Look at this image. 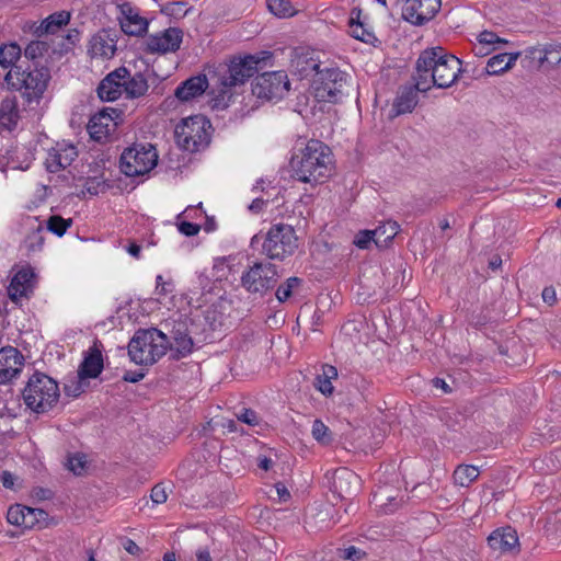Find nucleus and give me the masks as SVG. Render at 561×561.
<instances>
[{"label": "nucleus", "instance_id": "f257e3e1", "mask_svg": "<svg viewBox=\"0 0 561 561\" xmlns=\"http://www.w3.org/2000/svg\"><path fill=\"white\" fill-rule=\"evenodd\" d=\"M461 60L448 54L443 47L423 50L416 61L415 88L426 92L433 87L446 89L453 85L461 73Z\"/></svg>", "mask_w": 561, "mask_h": 561}, {"label": "nucleus", "instance_id": "f03ea898", "mask_svg": "<svg viewBox=\"0 0 561 561\" xmlns=\"http://www.w3.org/2000/svg\"><path fill=\"white\" fill-rule=\"evenodd\" d=\"M267 57V53H262L232 59L220 73L218 87L213 90L211 107L220 111L234 103L247 80L257 71L259 64Z\"/></svg>", "mask_w": 561, "mask_h": 561}, {"label": "nucleus", "instance_id": "7ed1b4c3", "mask_svg": "<svg viewBox=\"0 0 561 561\" xmlns=\"http://www.w3.org/2000/svg\"><path fill=\"white\" fill-rule=\"evenodd\" d=\"M333 167L331 149L322 141L311 139L296 149L290 159L293 178L304 183H318L330 175Z\"/></svg>", "mask_w": 561, "mask_h": 561}, {"label": "nucleus", "instance_id": "20e7f679", "mask_svg": "<svg viewBox=\"0 0 561 561\" xmlns=\"http://www.w3.org/2000/svg\"><path fill=\"white\" fill-rule=\"evenodd\" d=\"M22 394L30 410L45 413L58 403L60 390L55 379L46 374L35 373L28 378Z\"/></svg>", "mask_w": 561, "mask_h": 561}, {"label": "nucleus", "instance_id": "39448f33", "mask_svg": "<svg viewBox=\"0 0 561 561\" xmlns=\"http://www.w3.org/2000/svg\"><path fill=\"white\" fill-rule=\"evenodd\" d=\"M169 348V340L157 329L139 330L128 344L130 360L137 365H152Z\"/></svg>", "mask_w": 561, "mask_h": 561}, {"label": "nucleus", "instance_id": "423d86ee", "mask_svg": "<svg viewBox=\"0 0 561 561\" xmlns=\"http://www.w3.org/2000/svg\"><path fill=\"white\" fill-rule=\"evenodd\" d=\"M210 128V122L203 115L183 118L175 127L176 144L186 151H198L209 144Z\"/></svg>", "mask_w": 561, "mask_h": 561}, {"label": "nucleus", "instance_id": "0eeeda50", "mask_svg": "<svg viewBox=\"0 0 561 561\" xmlns=\"http://www.w3.org/2000/svg\"><path fill=\"white\" fill-rule=\"evenodd\" d=\"M157 150L150 144H135L121 156V169L127 176L146 174L157 165Z\"/></svg>", "mask_w": 561, "mask_h": 561}, {"label": "nucleus", "instance_id": "6e6552de", "mask_svg": "<svg viewBox=\"0 0 561 561\" xmlns=\"http://www.w3.org/2000/svg\"><path fill=\"white\" fill-rule=\"evenodd\" d=\"M297 248L298 239L294 229L284 224L271 227L263 242V252L271 259L283 260L294 254Z\"/></svg>", "mask_w": 561, "mask_h": 561}, {"label": "nucleus", "instance_id": "1a4fd4ad", "mask_svg": "<svg viewBox=\"0 0 561 561\" xmlns=\"http://www.w3.org/2000/svg\"><path fill=\"white\" fill-rule=\"evenodd\" d=\"M347 78L339 69H325L317 73L312 83L314 98L320 102H336L344 93Z\"/></svg>", "mask_w": 561, "mask_h": 561}, {"label": "nucleus", "instance_id": "9d476101", "mask_svg": "<svg viewBox=\"0 0 561 561\" xmlns=\"http://www.w3.org/2000/svg\"><path fill=\"white\" fill-rule=\"evenodd\" d=\"M285 71H271L257 76L252 83V94L263 101H278L289 91Z\"/></svg>", "mask_w": 561, "mask_h": 561}, {"label": "nucleus", "instance_id": "9b49d317", "mask_svg": "<svg viewBox=\"0 0 561 561\" xmlns=\"http://www.w3.org/2000/svg\"><path fill=\"white\" fill-rule=\"evenodd\" d=\"M5 80L15 89H24L28 99L39 98L47 88V76L42 70L20 71L13 68Z\"/></svg>", "mask_w": 561, "mask_h": 561}, {"label": "nucleus", "instance_id": "f8f14e48", "mask_svg": "<svg viewBox=\"0 0 561 561\" xmlns=\"http://www.w3.org/2000/svg\"><path fill=\"white\" fill-rule=\"evenodd\" d=\"M277 276V268L274 264L255 263L243 274L241 282L248 291L263 293L275 285Z\"/></svg>", "mask_w": 561, "mask_h": 561}, {"label": "nucleus", "instance_id": "ddd939ff", "mask_svg": "<svg viewBox=\"0 0 561 561\" xmlns=\"http://www.w3.org/2000/svg\"><path fill=\"white\" fill-rule=\"evenodd\" d=\"M117 19L122 31L130 36L144 35L149 26V22L146 18L140 15L138 8L129 2H123L117 4Z\"/></svg>", "mask_w": 561, "mask_h": 561}, {"label": "nucleus", "instance_id": "4468645a", "mask_svg": "<svg viewBox=\"0 0 561 561\" xmlns=\"http://www.w3.org/2000/svg\"><path fill=\"white\" fill-rule=\"evenodd\" d=\"M88 55L92 59H112L117 50V36L110 30H101L93 34L87 45Z\"/></svg>", "mask_w": 561, "mask_h": 561}, {"label": "nucleus", "instance_id": "2eb2a0df", "mask_svg": "<svg viewBox=\"0 0 561 561\" xmlns=\"http://www.w3.org/2000/svg\"><path fill=\"white\" fill-rule=\"evenodd\" d=\"M183 33L176 27L151 34L146 38V50L151 54L174 53L181 46Z\"/></svg>", "mask_w": 561, "mask_h": 561}, {"label": "nucleus", "instance_id": "dca6fc26", "mask_svg": "<svg viewBox=\"0 0 561 561\" xmlns=\"http://www.w3.org/2000/svg\"><path fill=\"white\" fill-rule=\"evenodd\" d=\"M442 0H407L403 18L415 25H422L432 20L439 11Z\"/></svg>", "mask_w": 561, "mask_h": 561}, {"label": "nucleus", "instance_id": "f3484780", "mask_svg": "<svg viewBox=\"0 0 561 561\" xmlns=\"http://www.w3.org/2000/svg\"><path fill=\"white\" fill-rule=\"evenodd\" d=\"M8 287V295L13 301L28 297L34 290L36 276L30 265L16 266Z\"/></svg>", "mask_w": 561, "mask_h": 561}, {"label": "nucleus", "instance_id": "a211bd4d", "mask_svg": "<svg viewBox=\"0 0 561 561\" xmlns=\"http://www.w3.org/2000/svg\"><path fill=\"white\" fill-rule=\"evenodd\" d=\"M77 156L78 150L72 144L66 141L57 142L47 153L45 160L46 169L51 173L64 170L71 165Z\"/></svg>", "mask_w": 561, "mask_h": 561}, {"label": "nucleus", "instance_id": "6ab92c4d", "mask_svg": "<svg viewBox=\"0 0 561 561\" xmlns=\"http://www.w3.org/2000/svg\"><path fill=\"white\" fill-rule=\"evenodd\" d=\"M24 366V357L15 347L0 350V383H8L16 378Z\"/></svg>", "mask_w": 561, "mask_h": 561}, {"label": "nucleus", "instance_id": "aec40b11", "mask_svg": "<svg viewBox=\"0 0 561 561\" xmlns=\"http://www.w3.org/2000/svg\"><path fill=\"white\" fill-rule=\"evenodd\" d=\"M113 114H116L115 110L106 108L91 117L88 124V131L92 139L104 141L115 131L117 123Z\"/></svg>", "mask_w": 561, "mask_h": 561}, {"label": "nucleus", "instance_id": "412c9836", "mask_svg": "<svg viewBox=\"0 0 561 561\" xmlns=\"http://www.w3.org/2000/svg\"><path fill=\"white\" fill-rule=\"evenodd\" d=\"M126 68L121 67L108 73L100 83L98 94L101 100L113 102L124 94V76Z\"/></svg>", "mask_w": 561, "mask_h": 561}, {"label": "nucleus", "instance_id": "4be33fe9", "mask_svg": "<svg viewBox=\"0 0 561 561\" xmlns=\"http://www.w3.org/2000/svg\"><path fill=\"white\" fill-rule=\"evenodd\" d=\"M488 543L491 549L502 553L518 551L519 547L517 533L511 527L495 529L488 537Z\"/></svg>", "mask_w": 561, "mask_h": 561}, {"label": "nucleus", "instance_id": "5701e85b", "mask_svg": "<svg viewBox=\"0 0 561 561\" xmlns=\"http://www.w3.org/2000/svg\"><path fill=\"white\" fill-rule=\"evenodd\" d=\"M208 88L206 76L199 75L192 77L179 85L175 90V96L183 102L191 101L202 95Z\"/></svg>", "mask_w": 561, "mask_h": 561}, {"label": "nucleus", "instance_id": "b1692460", "mask_svg": "<svg viewBox=\"0 0 561 561\" xmlns=\"http://www.w3.org/2000/svg\"><path fill=\"white\" fill-rule=\"evenodd\" d=\"M360 14H362V12L357 8H354L351 11L350 23H348L350 31L348 32L352 37H354L363 43L374 44L377 41V38H376L375 34L369 28H367L364 25V23L360 21Z\"/></svg>", "mask_w": 561, "mask_h": 561}, {"label": "nucleus", "instance_id": "393cba45", "mask_svg": "<svg viewBox=\"0 0 561 561\" xmlns=\"http://www.w3.org/2000/svg\"><path fill=\"white\" fill-rule=\"evenodd\" d=\"M520 53H502L491 57L485 67L488 75H500L514 67Z\"/></svg>", "mask_w": 561, "mask_h": 561}, {"label": "nucleus", "instance_id": "a878e982", "mask_svg": "<svg viewBox=\"0 0 561 561\" xmlns=\"http://www.w3.org/2000/svg\"><path fill=\"white\" fill-rule=\"evenodd\" d=\"M124 77V94L126 95V98H140L147 92L148 82L144 75H141L140 72L131 75L129 70L126 69V73Z\"/></svg>", "mask_w": 561, "mask_h": 561}, {"label": "nucleus", "instance_id": "bb28decb", "mask_svg": "<svg viewBox=\"0 0 561 561\" xmlns=\"http://www.w3.org/2000/svg\"><path fill=\"white\" fill-rule=\"evenodd\" d=\"M24 519L23 528L26 529H43L57 524V520L53 517H49L48 513L44 510L32 508L28 506H26Z\"/></svg>", "mask_w": 561, "mask_h": 561}, {"label": "nucleus", "instance_id": "cd10ccee", "mask_svg": "<svg viewBox=\"0 0 561 561\" xmlns=\"http://www.w3.org/2000/svg\"><path fill=\"white\" fill-rule=\"evenodd\" d=\"M102 355L100 352L94 351L84 357L82 364L79 367L78 374H80V378H85L88 380L90 378L98 377L102 371Z\"/></svg>", "mask_w": 561, "mask_h": 561}, {"label": "nucleus", "instance_id": "c85d7f7f", "mask_svg": "<svg viewBox=\"0 0 561 561\" xmlns=\"http://www.w3.org/2000/svg\"><path fill=\"white\" fill-rule=\"evenodd\" d=\"M400 226L398 222L389 220L378 226L375 230V244L378 248H386L398 234Z\"/></svg>", "mask_w": 561, "mask_h": 561}, {"label": "nucleus", "instance_id": "c756f323", "mask_svg": "<svg viewBox=\"0 0 561 561\" xmlns=\"http://www.w3.org/2000/svg\"><path fill=\"white\" fill-rule=\"evenodd\" d=\"M70 21V13L68 11H59L47 16L39 26L43 33L54 34L62 26L67 25Z\"/></svg>", "mask_w": 561, "mask_h": 561}, {"label": "nucleus", "instance_id": "7c9ffc66", "mask_svg": "<svg viewBox=\"0 0 561 561\" xmlns=\"http://www.w3.org/2000/svg\"><path fill=\"white\" fill-rule=\"evenodd\" d=\"M337 370L334 366L325 365L322 367V374L317 377L316 388L324 396H331L334 387L332 380L336 379Z\"/></svg>", "mask_w": 561, "mask_h": 561}, {"label": "nucleus", "instance_id": "2f4dec72", "mask_svg": "<svg viewBox=\"0 0 561 561\" xmlns=\"http://www.w3.org/2000/svg\"><path fill=\"white\" fill-rule=\"evenodd\" d=\"M480 471L471 465L458 466L454 471V481L457 485L467 488L478 479Z\"/></svg>", "mask_w": 561, "mask_h": 561}, {"label": "nucleus", "instance_id": "473e14b6", "mask_svg": "<svg viewBox=\"0 0 561 561\" xmlns=\"http://www.w3.org/2000/svg\"><path fill=\"white\" fill-rule=\"evenodd\" d=\"M417 104L416 94L412 90L403 91L393 102L396 115L411 113Z\"/></svg>", "mask_w": 561, "mask_h": 561}, {"label": "nucleus", "instance_id": "72a5a7b5", "mask_svg": "<svg viewBox=\"0 0 561 561\" xmlns=\"http://www.w3.org/2000/svg\"><path fill=\"white\" fill-rule=\"evenodd\" d=\"M171 351L175 352L179 357L188 355L193 350L192 339L184 332L176 331L173 335V342H169Z\"/></svg>", "mask_w": 561, "mask_h": 561}, {"label": "nucleus", "instance_id": "f704fd0d", "mask_svg": "<svg viewBox=\"0 0 561 561\" xmlns=\"http://www.w3.org/2000/svg\"><path fill=\"white\" fill-rule=\"evenodd\" d=\"M538 61L540 65L557 66L561 62V46L548 45L538 49Z\"/></svg>", "mask_w": 561, "mask_h": 561}, {"label": "nucleus", "instance_id": "c9c22d12", "mask_svg": "<svg viewBox=\"0 0 561 561\" xmlns=\"http://www.w3.org/2000/svg\"><path fill=\"white\" fill-rule=\"evenodd\" d=\"M21 51L20 46L14 43L0 47V66L3 68L13 67L20 59Z\"/></svg>", "mask_w": 561, "mask_h": 561}, {"label": "nucleus", "instance_id": "e433bc0d", "mask_svg": "<svg viewBox=\"0 0 561 561\" xmlns=\"http://www.w3.org/2000/svg\"><path fill=\"white\" fill-rule=\"evenodd\" d=\"M351 483L358 484V477L354 472L347 469H340L336 471L334 478V485L336 490H339L341 493L345 492L346 494H351V486L344 488V484L348 485Z\"/></svg>", "mask_w": 561, "mask_h": 561}, {"label": "nucleus", "instance_id": "4c0bfd02", "mask_svg": "<svg viewBox=\"0 0 561 561\" xmlns=\"http://www.w3.org/2000/svg\"><path fill=\"white\" fill-rule=\"evenodd\" d=\"M311 435L321 445H329L333 440L332 432L321 420L313 421Z\"/></svg>", "mask_w": 561, "mask_h": 561}, {"label": "nucleus", "instance_id": "58836bf2", "mask_svg": "<svg viewBox=\"0 0 561 561\" xmlns=\"http://www.w3.org/2000/svg\"><path fill=\"white\" fill-rule=\"evenodd\" d=\"M89 382L85 378H80V374L77 373L76 376L69 377L65 382V392L68 397H78L80 396Z\"/></svg>", "mask_w": 561, "mask_h": 561}, {"label": "nucleus", "instance_id": "ea45409f", "mask_svg": "<svg viewBox=\"0 0 561 561\" xmlns=\"http://www.w3.org/2000/svg\"><path fill=\"white\" fill-rule=\"evenodd\" d=\"M230 257H217L214 261L213 266V276L216 280L227 279L232 271V266L230 264Z\"/></svg>", "mask_w": 561, "mask_h": 561}, {"label": "nucleus", "instance_id": "a19ab883", "mask_svg": "<svg viewBox=\"0 0 561 561\" xmlns=\"http://www.w3.org/2000/svg\"><path fill=\"white\" fill-rule=\"evenodd\" d=\"M267 7L278 18H287L295 14V9L287 0H270Z\"/></svg>", "mask_w": 561, "mask_h": 561}, {"label": "nucleus", "instance_id": "79ce46f5", "mask_svg": "<svg viewBox=\"0 0 561 561\" xmlns=\"http://www.w3.org/2000/svg\"><path fill=\"white\" fill-rule=\"evenodd\" d=\"M71 225L72 219H65L57 215L50 216L47 220V229L59 237H61Z\"/></svg>", "mask_w": 561, "mask_h": 561}, {"label": "nucleus", "instance_id": "37998d69", "mask_svg": "<svg viewBox=\"0 0 561 561\" xmlns=\"http://www.w3.org/2000/svg\"><path fill=\"white\" fill-rule=\"evenodd\" d=\"M301 280L298 277H289L285 284L280 285L276 290V297L280 302L286 301L295 288L300 285Z\"/></svg>", "mask_w": 561, "mask_h": 561}, {"label": "nucleus", "instance_id": "c03bdc74", "mask_svg": "<svg viewBox=\"0 0 561 561\" xmlns=\"http://www.w3.org/2000/svg\"><path fill=\"white\" fill-rule=\"evenodd\" d=\"M25 510L26 506L20 504L11 506L7 513L8 523H10L11 525L23 527L25 520Z\"/></svg>", "mask_w": 561, "mask_h": 561}, {"label": "nucleus", "instance_id": "a18cd8bd", "mask_svg": "<svg viewBox=\"0 0 561 561\" xmlns=\"http://www.w3.org/2000/svg\"><path fill=\"white\" fill-rule=\"evenodd\" d=\"M87 467V456L83 454H73L68 457V468L75 474H81Z\"/></svg>", "mask_w": 561, "mask_h": 561}, {"label": "nucleus", "instance_id": "49530a36", "mask_svg": "<svg viewBox=\"0 0 561 561\" xmlns=\"http://www.w3.org/2000/svg\"><path fill=\"white\" fill-rule=\"evenodd\" d=\"M477 41L479 44H482V46H489L490 48L495 47V45L499 44H507L506 39L497 36L495 33L491 31L481 32L478 35Z\"/></svg>", "mask_w": 561, "mask_h": 561}, {"label": "nucleus", "instance_id": "de8ad7c7", "mask_svg": "<svg viewBox=\"0 0 561 561\" xmlns=\"http://www.w3.org/2000/svg\"><path fill=\"white\" fill-rule=\"evenodd\" d=\"M47 50V45L43 42L35 41L31 42L25 50V57L30 59H36L37 57L43 56V54Z\"/></svg>", "mask_w": 561, "mask_h": 561}, {"label": "nucleus", "instance_id": "09e8293b", "mask_svg": "<svg viewBox=\"0 0 561 561\" xmlns=\"http://www.w3.org/2000/svg\"><path fill=\"white\" fill-rule=\"evenodd\" d=\"M373 241L375 242L374 230H363L355 236L354 244L359 249H367Z\"/></svg>", "mask_w": 561, "mask_h": 561}, {"label": "nucleus", "instance_id": "8fccbe9b", "mask_svg": "<svg viewBox=\"0 0 561 561\" xmlns=\"http://www.w3.org/2000/svg\"><path fill=\"white\" fill-rule=\"evenodd\" d=\"M178 229L182 234L186 237H193L199 232L201 226L186 220H182L178 222Z\"/></svg>", "mask_w": 561, "mask_h": 561}, {"label": "nucleus", "instance_id": "3c124183", "mask_svg": "<svg viewBox=\"0 0 561 561\" xmlns=\"http://www.w3.org/2000/svg\"><path fill=\"white\" fill-rule=\"evenodd\" d=\"M156 283H157V286H156V294L159 296V297H162V296H165L170 293H172L173 290V284L172 282H167L163 279L162 275H158L157 278H156Z\"/></svg>", "mask_w": 561, "mask_h": 561}, {"label": "nucleus", "instance_id": "603ef678", "mask_svg": "<svg viewBox=\"0 0 561 561\" xmlns=\"http://www.w3.org/2000/svg\"><path fill=\"white\" fill-rule=\"evenodd\" d=\"M151 501L153 504H162L167 501L168 494L167 490L163 485L157 484L152 488L150 494Z\"/></svg>", "mask_w": 561, "mask_h": 561}, {"label": "nucleus", "instance_id": "864d4df0", "mask_svg": "<svg viewBox=\"0 0 561 561\" xmlns=\"http://www.w3.org/2000/svg\"><path fill=\"white\" fill-rule=\"evenodd\" d=\"M238 419L249 425H256L259 423L257 415L252 410H244L241 412V414L238 416Z\"/></svg>", "mask_w": 561, "mask_h": 561}, {"label": "nucleus", "instance_id": "5fc2aeb1", "mask_svg": "<svg viewBox=\"0 0 561 561\" xmlns=\"http://www.w3.org/2000/svg\"><path fill=\"white\" fill-rule=\"evenodd\" d=\"M202 214H203V208H202V203H199L197 206L186 207L185 210L178 216V218L180 219L181 216H185L186 218H197V217L202 216Z\"/></svg>", "mask_w": 561, "mask_h": 561}, {"label": "nucleus", "instance_id": "6e6d98bb", "mask_svg": "<svg viewBox=\"0 0 561 561\" xmlns=\"http://www.w3.org/2000/svg\"><path fill=\"white\" fill-rule=\"evenodd\" d=\"M0 480L2 482V485L7 489H13L14 488V482H15V477L9 472V471H2L0 473Z\"/></svg>", "mask_w": 561, "mask_h": 561}, {"label": "nucleus", "instance_id": "4d7b16f0", "mask_svg": "<svg viewBox=\"0 0 561 561\" xmlns=\"http://www.w3.org/2000/svg\"><path fill=\"white\" fill-rule=\"evenodd\" d=\"M542 299L545 302L552 305L556 301V291L552 287H546L542 290Z\"/></svg>", "mask_w": 561, "mask_h": 561}, {"label": "nucleus", "instance_id": "13d9d810", "mask_svg": "<svg viewBox=\"0 0 561 561\" xmlns=\"http://www.w3.org/2000/svg\"><path fill=\"white\" fill-rule=\"evenodd\" d=\"M360 551L355 547H348L344 550V559L346 560H358L359 559Z\"/></svg>", "mask_w": 561, "mask_h": 561}, {"label": "nucleus", "instance_id": "bf43d9fd", "mask_svg": "<svg viewBox=\"0 0 561 561\" xmlns=\"http://www.w3.org/2000/svg\"><path fill=\"white\" fill-rule=\"evenodd\" d=\"M275 489H276V493L278 495L279 501H287L289 499V496H290L289 491L287 490V488L284 484L277 483L275 485Z\"/></svg>", "mask_w": 561, "mask_h": 561}, {"label": "nucleus", "instance_id": "052dcab7", "mask_svg": "<svg viewBox=\"0 0 561 561\" xmlns=\"http://www.w3.org/2000/svg\"><path fill=\"white\" fill-rule=\"evenodd\" d=\"M496 47H489V46H482V44H477L473 48V51H474V55L477 56H485L490 53H492L493 50H495Z\"/></svg>", "mask_w": 561, "mask_h": 561}, {"label": "nucleus", "instance_id": "680f3d73", "mask_svg": "<svg viewBox=\"0 0 561 561\" xmlns=\"http://www.w3.org/2000/svg\"><path fill=\"white\" fill-rule=\"evenodd\" d=\"M265 205V202L262 199V198H255L249 206V209L252 211V213H260L263 207Z\"/></svg>", "mask_w": 561, "mask_h": 561}, {"label": "nucleus", "instance_id": "e2e57ef3", "mask_svg": "<svg viewBox=\"0 0 561 561\" xmlns=\"http://www.w3.org/2000/svg\"><path fill=\"white\" fill-rule=\"evenodd\" d=\"M433 382L436 388L442 389L445 393L450 392V387L448 386V383L445 380L436 378L433 380Z\"/></svg>", "mask_w": 561, "mask_h": 561}, {"label": "nucleus", "instance_id": "0e129e2a", "mask_svg": "<svg viewBox=\"0 0 561 561\" xmlns=\"http://www.w3.org/2000/svg\"><path fill=\"white\" fill-rule=\"evenodd\" d=\"M272 463H273V461H272L270 458H267V457H260V458H259V463H257V466H259L261 469H263V470L267 471V470H270V469H271Z\"/></svg>", "mask_w": 561, "mask_h": 561}, {"label": "nucleus", "instance_id": "69168bd1", "mask_svg": "<svg viewBox=\"0 0 561 561\" xmlns=\"http://www.w3.org/2000/svg\"><path fill=\"white\" fill-rule=\"evenodd\" d=\"M196 559H197V561H211V557H210L209 552L205 549H199L196 552Z\"/></svg>", "mask_w": 561, "mask_h": 561}, {"label": "nucleus", "instance_id": "338daca9", "mask_svg": "<svg viewBox=\"0 0 561 561\" xmlns=\"http://www.w3.org/2000/svg\"><path fill=\"white\" fill-rule=\"evenodd\" d=\"M127 252L138 259L139 257V254H140V247L136 243H130L128 247H127Z\"/></svg>", "mask_w": 561, "mask_h": 561}, {"label": "nucleus", "instance_id": "774afa93", "mask_svg": "<svg viewBox=\"0 0 561 561\" xmlns=\"http://www.w3.org/2000/svg\"><path fill=\"white\" fill-rule=\"evenodd\" d=\"M216 229V222L214 219H208L205 224L204 230L206 232H213Z\"/></svg>", "mask_w": 561, "mask_h": 561}]
</instances>
